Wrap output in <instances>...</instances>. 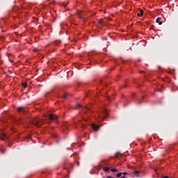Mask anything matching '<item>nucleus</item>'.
Instances as JSON below:
<instances>
[{"instance_id":"1","label":"nucleus","mask_w":178,"mask_h":178,"mask_svg":"<svg viewBox=\"0 0 178 178\" xmlns=\"http://www.w3.org/2000/svg\"><path fill=\"white\" fill-rule=\"evenodd\" d=\"M30 122L36 127H41L42 126V121L38 118H32Z\"/></svg>"},{"instance_id":"2","label":"nucleus","mask_w":178,"mask_h":178,"mask_svg":"<svg viewBox=\"0 0 178 178\" xmlns=\"http://www.w3.org/2000/svg\"><path fill=\"white\" fill-rule=\"evenodd\" d=\"M91 129H92V130H94L95 131H98V130H99V129H101V127H99L95 124H92Z\"/></svg>"},{"instance_id":"3","label":"nucleus","mask_w":178,"mask_h":178,"mask_svg":"<svg viewBox=\"0 0 178 178\" xmlns=\"http://www.w3.org/2000/svg\"><path fill=\"white\" fill-rule=\"evenodd\" d=\"M77 15L79 17V19H81V20H84V14L82 11H77Z\"/></svg>"},{"instance_id":"4","label":"nucleus","mask_w":178,"mask_h":178,"mask_svg":"<svg viewBox=\"0 0 178 178\" xmlns=\"http://www.w3.org/2000/svg\"><path fill=\"white\" fill-rule=\"evenodd\" d=\"M99 116H102V119H106L108 118V111H104Z\"/></svg>"},{"instance_id":"5","label":"nucleus","mask_w":178,"mask_h":178,"mask_svg":"<svg viewBox=\"0 0 178 178\" xmlns=\"http://www.w3.org/2000/svg\"><path fill=\"white\" fill-rule=\"evenodd\" d=\"M59 117H58V115H55L54 114H51L49 116V118L50 119V120H56L57 119H58Z\"/></svg>"},{"instance_id":"6","label":"nucleus","mask_w":178,"mask_h":178,"mask_svg":"<svg viewBox=\"0 0 178 178\" xmlns=\"http://www.w3.org/2000/svg\"><path fill=\"white\" fill-rule=\"evenodd\" d=\"M17 110V112H19V113H26V110L24 109V107H18Z\"/></svg>"},{"instance_id":"7","label":"nucleus","mask_w":178,"mask_h":178,"mask_svg":"<svg viewBox=\"0 0 178 178\" xmlns=\"http://www.w3.org/2000/svg\"><path fill=\"white\" fill-rule=\"evenodd\" d=\"M8 138H9V136L8 135H6V134H2L1 136V140H2L3 141H5V140H8Z\"/></svg>"},{"instance_id":"8","label":"nucleus","mask_w":178,"mask_h":178,"mask_svg":"<svg viewBox=\"0 0 178 178\" xmlns=\"http://www.w3.org/2000/svg\"><path fill=\"white\" fill-rule=\"evenodd\" d=\"M156 22L160 26H161V24H162V23H163L161 18H157V19H156Z\"/></svg>"},{"instance_id":"9","label":"nucleus","mask_w":178,"mask_h":178,"mask_svg":"<svg viewBox=\"0 0 178 178\" xmlns=\"http://www.w3.org/2000/svg\"><path fill=\"white\" fill-rule=\"evenodd\" d=\"M140 13H138V17H141L143 15H144V11L143 10H140Z\"/></svg>"},{"instance_id":"10","label":"nucleus","mask_w":178,"mask_h":178,"mask_svg":"<svg viewBox=\"0 0 178 178\" xmlns=\"http://www.w3.org/2000/svg\"><path fill=\"white\" fill-rule=\"evenodd\" d=\"M60 43H61L60 40H56L54 42V44L55 45H59V44H60Z\"/></svg>"},{"instance_id":"11","label":"nucleus","mask_w":178,"mask_h":178,"mask_svg":"<svg viewBox=\"0 0 178 178\" xmlns=\"http://www.w3.org/2000/svg\"><path fill=\"white\" fill-rule=\"evenodd\" d=\"M104 172H109V170H111V168H109V167H105V168H104Z\"/></svg>"},{"instance_id":"12","label":"nucleus","mask_w":178,"mask_h":178,"mask_svg":"<svg viewBox=\"0 0 178 178\" xmlns=\"http://www.w3.org/2000/svg\"><path fill=\"white\" fill-rule=\"evenodd\" d=\"M22 86L24 88H27V83L26 82L22 83Z\"/></svg>"},{"instance_id":"13","label":"nucleus","mask_w":178,"mask_h":178,"mask_svg":"<svg viewBox=\"0 0 178 178\" xmlns=\"http://www.w3.org/2000/svg\"><path fill=\"white\" fill-rule=\"evenodd\" d=\"M111 170V172H112L113 173H115V172H118V169H116V168H112Z\"/></svg>"},{"instance_id":"14","label":"nucleus","mask_w":178,"mask_h":178,"mask_svg":"<svg viewBox=\"0 0 178 178\" xmlns=\"http://www.w3.org/2000/svg\"><path fill=\"white\" fill-rule=\"evenodd\" d=\"M102 23H104V19H100L99 20V24H102Z\"/></svg>"},{"instance_id":"15","label":"nucleus","mask_w":178,"mask_h":178,"mask_svg":"<svg viewBox=\"0 0 178 178\" xmlns=\"http://www.w3.org/2000/svg\"><path fill=\"white\" fill-rule=\"evenodd\" d=\"M119 156H120V152H117L115 154V158H119Z\"/></svg>"},{"instance_id":"16","label":"nucleus","mask_w":178,"mask_h":178,"mask_svg":"<svg viewBox=\"0 0 178 178\" xmlns=\"http://www.w3.org/2000/svg\"><path fill=\"white\" fill-rule=\"evenodd\" d=\"M120 176H122V172L117 174L116 177H120Z\"/></svg>"},{"instance_id":"17","label":"nucleus","mask_w":178,"mask_h":178,"mask_svg":"<svg viewBox=\"0 0 178 178\" xmlns=\"http://www.w3.org/2000/svg\"><path fill=\"white\" fill-rule=\"evenodd\" d=\"M134 175H139V174H140V172H139V171H134Z\"/></svg>"},{"instance_id":"18","label":"nucleus","mask_w":178,"mask_h":178,"mask_svg":"<svg viewBox=\"0 0 178 178\" xmlns=\"http://www.w3.org/2000/svg\"><path fill=\"white\" fill-rule=\"evenodd\" d=\"M67 95H63V96H62V98H63V99H66V98H67Z\"/></svg>"},{"instance_id":"19","label":"nucleus","mask_w":178,"mask_h":178,"mask_svg":"<svg viewBox=\"0 0 178 178\" xmlns=\"http://www.w3.org/2000/svg\"><path fill=\"white\" fill-rule=\"evenodd\" d=\"M77 108H82L81 104H76Z\"/></svg>"},{"instance_id":"20","label":"nucleus","mask_w":178,"mask_h":178,"mask_svg":"<svg viewBox=\"0 0 178 178\" xmlns=\"http://www.w3.org/2000/svg\"><path fill=\"white\" fill-rule=\"evenodd\" d=\"M122 175H124V176H126V175H127V172H121Z\"/></svg>"},{"instance_id":"21","label":"nucleus","mask_w":178,"mask_h":178,"mask_svg":"<svg viewBox=\"0 0 178 178\" xmlns=\"http://www.w3.org/2000/svg\"><path fill=\"white\" fill-rule=\"evenodd\" d=\"M85 108H86V109H88V111H90V107L86 106Z\"/></svg>"},{"instance_id":"22","label":"nucleus","mask_w":178,"mask_h":178,"mask_svg":"<svg viewBox=\"0 0 178 178\" xmlns=\"http://www.w3.org/2000/svg\"><path fill=\"white\" fill-rule=\"evenodd\" d=\"M161 178H169V176L162 177Z\"/></svg>"},{"instance_id":"23","label":"nucleus","mask_w":178,"mask_h":178,"mask_svg":"<svg viewBox=\"0 0 178 178\" xmlns=\"http://www.w3.org/2000/svg\"><path fill=\"white\" fill-rule=\"evenodd\" d=\"M106 178H113V177H111V176H108V177H107Z\"/></svg>"},{"instance_id":"24","label":"nucleus","mask_w":178,"mask_h":178,"mask_svg":"<svg viewBox=\"0 0 178 178\" xmlns=\"http://www.w3.org/2000/svg\"><path fill=\"white\" fill-rule=\"evenodd\" d=\"M1 153H3V154H5V152H3V151H1Z\"/></svg>"},{"instance_id":"25","label":"nucleus","mask_w":178,"mask_h":178,"mask_svg":"<svg viewBox=\"0 0 178 178\" xmlns=\"http://www.w3.org/2000/svg\"><path fill=\"white\" fill-rule=\"evenodd\" d=\"M64 6H67V4H64Z\"/></svg>"},{"instance_id":"26","label":"nucleus","mask_w":178,"mask_h":178,"mask_svg":"<svg viewBox=\"0 0 178 178\" xmlns=\"http://www.w3.org/2000/svg\"><path fill=\"white\" fill-rule=\"evenodd\" d=\"M34 51H35H35H38V49H35Z\"/></svg>"},{"instance_id":"27","label":"nucleus","mask_w":178,"mask_h":178,"mask_svg":"<svg viewBox=\"0 0 178 178\" xmlns=\"http://www.w3.org/2000/svg\"><path fill=\"white\" fill-rule=\"evenodd\" d=\"M139 104H141V101L139 102Z\"/></svg>"},{"instance_id":"28","label":"nucleus","mask_w":178,"mask_h":178,"mask_svg":"<svg viewBox=\"0 0 178 178\" xmlns=\"http://www.w3.org/2000/svg\"><path fill=\"white\" fill-rule=\"evenodd\" d=\"M49 44H47L46 47H48Z\"/></svg>"},{"instance_id":"29","label":"nucleus","mask_w":178,"mask_h":178,"mask_svg":"<svg viewBox=\"0 0 178 178\" xmlns=\"http://www.w3.org/2000/svg\"><path fill=\"white\" fill-rule=\"evenodd\" d=\"M124 87H127V86H126V85H125Z\"/></svg>"}]
</instances>
